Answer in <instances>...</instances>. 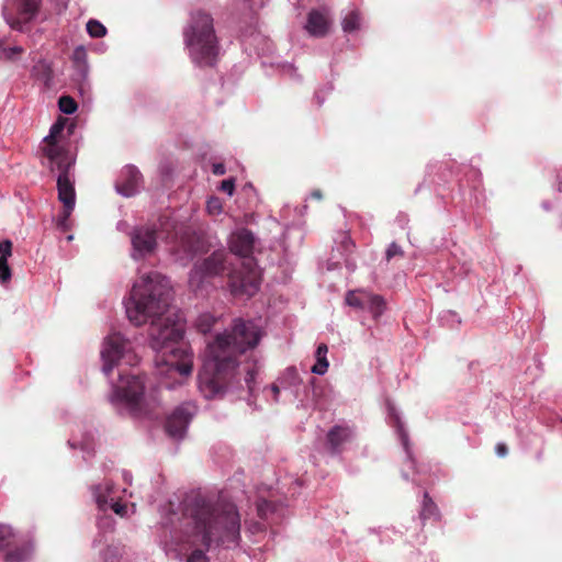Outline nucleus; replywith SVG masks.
Segmentation results:
<instances>
[{"label":"nucleus","instance_id":"20e7f679","mask_svg":"<svg viewBox=\"0 0 562 562\" xmlns=\"http://www.w3.org/2000/svg\"><path fill=\"white\" fill-rule=\"evenodd\" d=\"M255 237L248 229H240L231 236L229 249L235 255L244 257L241 268L228 276V285L234 296H252L260 285V273L252 258Z\"/></svg>","mask_w":562,"mask_h":562},{"label":"nucleus","instance_id":"2eb2a0df","mask_svg":"<svg viewBox=\"0 0 562 562\" xmlns=\"http://www.w3.org/2000/svg\"><path fill=\"white\" fill-rule=\"evenodd\" d=\"M142 181V173L134 166H126L121 176V180L116 183V190L124 196H132L137 192Z\"/></svg>","mask_w":562,"mask_h":562},{"label":"nucleus","instance_id":"473e14b6","mask_svg":"<svg viewBox=\"0 0 562 562\" xmlns=\"http://www.w3.org/2000/svg\"><path fill=\"white\" fill-rule=\"evenodd\" d=\"M187 562H209V558L201 549H195L188 557Z\"/></svg>","mask_w":562,"mask_h":562},{"label":"nucleus","instance_id":"f03ea898","mask_svg":"<svg viewBox=\"0 0 562 562\" xmlns=\"http://www.w3.org/2000/svg\"><path fill=\"white\" fill-rule=\"evenodd\" d=\"M261 331L251 321L237 318L232 329L218 334L206 347V359L199 372V387L206 398L225 392L236 376L238 357L254 349Z\"/></svg>","mask_w":562,"mask_h":562},{"label":"nucleus","instance_id":"ddd939ff","mask_svg":"<svg viewBox=\"0 0 562 562\" xmlns=\"http://www.w3.org/2000/svg\"><path fill=\"white\" fill-rule=\"evenodd\" d=\"M66 119L59 117L50 127L49 134L44 138V155L49 161L70 159L67 151L58 144V139L65 130Z\"/></svg>","mask_w":562,"mask_h":562},{"label":"nucleus","instance_id":"9b49d317","mask_svg":"<svg viewBox=\"0 0 562 562\" xmlns=\"http://www.w3.org/2000/svg\"><path fill=\"white\" fill-rule=\"evenodd\" d=\"M133 258L140 259L151 255L157 248V229L155 226H138L131 233Z\"/></svg>","mask_w":562,"mask_h":562},{"label":"nucleus","instance_id":"4be33fe9","mask_svg":"<svg viewBox=\"0 0 562 562\" xmlns=\"http://www.w3.org/2000/svg\"><path fill=\"white\" fill-rule=\"evenodd\" d=\"M361 16L358 10L350 11L342 20L341 26L344 32L351 33L359 30Z\"/></svg>","mask_w":562,"mask_h":562},{"label":"nucleus","instance_id":"aec40b11","mask_svg":"<svg viewBox=\"0 0 562 562\" xmlns=\"http://www.w3.org/2000/svg\"><path fill=\"white\" fill-rule=\"evenodd\" d=\"M368 293L363 290H357V291H349L346 295V303L349 306L359 308V310H366V304L368 301Z\"/></svg>","mask_w":562,"mask_h":562},{"label":"nucleus","instance_id":"37998d69","mask_svg":"<svg viewBox=\"0 0 562 562\" xmlns=\"http://www.w3.org/2000/svg\"><path fill=\"white\" fill-rule=\"evenodd\" d=\"M41 66H42L43 68H45V70L47 71V79H49V72H50L49 68H48V67L46 66V64H44V63H43V64H41Z\"/></svg>","mask_w":562,"mask_h":562},{"label":"nucleus","instance_id":"4c0bfd02","mask_svg":"<svg viewBox=\"0 0 562 562\" xmlns=\"http://www.w3.org/2000/svg\"><path fill=\"white\" fill-rule=\"evenodd\" d=\"M495 451H496V453H497V456H498V457H502V458H503V457H506V456H507V453H508V448H507V446H506L505 443L499 442V443H497V445H496V447H495Z\"/></svg>","mask_w":562,"mask_h":562},{"label":"nucleus","instance_id":"c9c22d12","mask_svg":"<svg viewBox=\"0 0 562 562\" xmlns=\"http://www.w3.org/2000/svg\"><path fill=\"white\" fill-rule=\"evenodd\" d=\"M221 190L226 192L228 195H233L235 190V181L234 179H225L221 182Z\"/></svg>","mask_w":562,"mask_h":562},{"label":"nucleus","instance_id":"bb28decb","mask_svg":"<svg viewBox=\"0 0 562 562\" xmlns=\"http://www.w3.org/2000/svg\"><path fill=\"white\" fill-rule=\"evenodd\" d=\"M72 211L74 209H68L67 206L63 205V211L57 220V226L63 232H67L70 228L69 217Z\"/></svg>","mask_w":562,"mask_h":562},{"label":"nucleus","instance_id":"e433bc0d","mask_svg":"<svg viewBox=\"0 0 562 562\" xmlns=\"http://www.w3.org/2000/svg\"><path fill=\"white\" fill-rule=\"evenodd\" d=\"M112 509L115 514H117L122 517L125 516L127 513V506L125 504H121L119 502H116L112 505Z\"/></svg>","mask_w":562,"mask_h":562},{"label":"nucleus","instance_id":"9d476101","mask_svg":"<svg viewBox=\"0 0 562 562\" xmlns=\"http://www.w3.org/2000/svg\"><path fill=\"white\" fill-rule=\"evenodd\" d=\"M228 254L224 249L213 251L203 260L198 261L192 270L191 279L200 281L222 274L227 269Z\"/></svg>","mask_w":562,"mask_h":562},{"label":"nucleus","instance_id":"6ab92c4d","mask_svg":"<svg viewBox=\"0 0 562 562\" xmlns=\"http://www.w3.org/2000/svg\"><path fill=\"white\" fill-rule=\"evenodd\" d=\"M385 301L381 295L368 293L366 310L369 311L374 318L382 315L385 310Z\"/></svg>","mask_w":562,"mask_h":562},{"label":"nucleus","instance_id":"58836bf2","mask_svg":"<svg viewBox=\"0 0 562 562\" xmlns=\"http://www.w3.org/2000/svg\"><path fill=\"white\" fill-rule=\"evenodd\" d=\"M212 171L216 176H223L226 172V169L223 164H214Z\"/></svg>","mask_w":562,"mask_h":562},{"label":"nucleus","instance_id":"0eeeda50","mask_svg":"<svg viewBox=\"0 0 562 562\" xmlns=\"http://www.w3.org/2000/svg\"><path fill=\"white\" fill-rule=\"evenodd\" d=\"M130 349V341L120 333H112L105 338L101 350V358L103 360L102 371L106 376L127 356Z\"/></svg>","mask_w":562,"mask_h":562},{"label":"nucleus","instance_id":"1a4fd4ad","mask_svg":"<svg viewBox=\"0 0 562 562\" xmlns=\"http://www.w3.org/2000/svg\"><path fill=\"white\" fill-rule=\"evenodd\" d=\"M71 159L50 161V168L56 167L59 171L57 177L58 200L68 209H74L76 203L75 180L70 175Z\"/></svg>","mask_w":562,"mask_h":562},{"label":"nucleus","instance_id":"f704fd0d","mask_svg":"<svg viewBox=\"0 0 562 562\" xmlns=\"http://www.w3.org/2000/svg\"><path fill=\"white\" fill-rule=\"evenodd\" d=\"M207 210L210 213L212 214H218L221 213L222 211V204H221V201L220 199L217 198H211L209 201H207Z\"/></svg>","mask_w":562,"mask_h":562},{"label":"nucleus","instance_id":"79ce46f5","mask_svg":"<svg viewBox=\"0 0 562 562\" xmlns=\"http://www.w3.org/2000/svg\"><path fill=\"white\" fill-rule=\"evenodd\" d=\"M271 391H272V393H273L274 400L277 401L278 395H279V393H280V389H279L276 384H273V385L271 386Z\"/></svg>","mask_w":562,"mask_h":562},{"label":"nucleus","instance_id":"a211bd4d","mask_svg":"<svg viewBox=\"0 0 562 562\" xmlns=\"http://www.w3.org/2000/svg\"><path fill=\"white\" fill-rule=\"evenodd\" d=\"M327 351H328V348L325 344L318 345V347L316 349V353H315L316 363L312 367L313 373L319 374V375L326 373L328 366H329L328 360L326 358Z\"/></svg>","mask_w":562,"mask_h":562},{"label":"nucleus","instance_id":"7ed1b4c3","mask_svg":"<svg viewBox=\"0 0 562 562\" xmlns=\"http://www.w3.org/2000/svg\"><path fill=\"white\" fill-rule=\"evenodd\" d=\"M184 518L193 536L202 544L212 541H236L239 538L240 519L232 503H213L201 494L189 496L184 502Z\"/></svg>","mask_w":562,"mask_h":562},{"label":"nucleus","instance_id":"39448f33","mask_svg":"<svg viewBox=\"0 0 562 562\" xmlns=\"http://www.w3.org/2000/svg\"><path fill=\"white\" fill-rule=\"evenodd\" d=\"M183 36L194 64L200 67H212L216 64L220 46L210 14L203 11L192 13L190 25Z\"/></svg>","mask_w":562,"mask_h":562},{"label":"nucleus","instance_id":"2f4dec72","mask_svg":"<svg viewBox=\"0 0 562 562\" xmlns=\"http://www.w3.org/2000/svg\"><path fill=\"white\" fill-rule=\"evenodd\" d=\"M395 256L403 257L404 251L402 250L400 245H397L396 243L393 241L389 245V247L386 249L385 259H386V261H390Z\"/></svg>","mask_w":562,"mask_h":562},{"label":"nucleus","instance_id":"72a5a7b5","mask_svg":"<svg viewBox=\"0 0 562 562\" xmlns=\"http://www.w3.org/2000/svg\"><path fill=\"white\" fill-rule=\"evenodd\" d=\"M12 254V243L8 239L0 241V258H8Z\"/></svg>","mask_w":562,"mask_h":562},{"label":"nucleus","instance_id":"dca6fc26","mask_svg":"<svg viewBox=\"0 0 562 562\" xmlns=\"http://www.w3.org/2000/svg\"><path fill=\"white\" fill-rule=\"evenodd\" d=\"M352 438V429L349 426L336 425L327 434V445L331 453H339L344 443Z\"/></svg>","mask_w":562,"mask_h":562},{"label":"nucleus","instance_id":"6e6552de","mask_svg":"<svg viewBox=\"0 0 562 562\" xmlns=\"http://www.w3.org/2000/svg\"><path fill=\"white\" fill-rule=\"evenodd\" d=\"M42 0H9L3 7V15L14 30H22L37 13Z\"/></svg>","mask_w":562,"mask_h":562},{"label":"nucleus","instance_id":"5701e85b","mask_svg":"<svg viewBox=\"0 0 562 562\" xmlns=\"http://www.w3.org/2000/svg\"><path fill=\"white\" fill-rule=\"evenodd\" d=\"M15 531L5 524H0V551L10 547L15 540Z\"/></svg>","mask_w":562,"mask_h":562},{"label":"nucleus","instance_id":"b1692460","mask_svg":"<svg viewBox=\"0 0 562 562\" xmlns=\"http://www.w3.org/2000/svg\"><path fill=\"white\" fill-rule=\"evenodd\" d=\"M87 32L91 37L99 38L106 34V29L101 22L97 20H90L87 23Z\"/></svg>","mask_w":562,"mask_h":562},{"label":"nucleus","instance_id":"f8f14e48","mask_svg":"<svg viewBox=\"0 0 562 562\" xmlns=\"http://www.w3.org/2000/svg\"><path fill=\"white\" fill-rule=\"evenodd\" d=\"M193 414L194 407L190 404L177 407L166 420L165 428L167 434L172 438H182Z\"/></svg>","mask_w":562,"mask_h":562},{"label":"nucleus","instance_id":"f257e3e1","mask_svg":"<svg viewBox=\"0 0 562 562\" xmlns=\"http://www.w3.org/2000/svg\"><path fill=\"white\" fill-rule=\"evenodd\" d=\"M171 299L169 281L150 272L133 285L125 303L126 315L135 326L151 319L148 336L149 346L156 351L157 372L188 376L193 369V356L180 342L184 326L180 317L169 313Z\"/></svg>","mask_w":562,"mask_h":562},{"label":"nucleus","instance_id":"c03bdc74","mask_svg":"<svg viewBox=\"0 0 562 562\" xmlns=\"http://www.w3.org/2000/svg\"><path fill=\"white\" fill-rule=\"evenodd\" d=\"M404 446H405L406 451L408 452V447H407L406 438H404Z\"/></svg>","mask_w":562,"mask_h":562},{"label":"nucleus","instance_id":"393cba45","mask_svg":"<svg viewBox=\"0 0 562 562\" xmlns=\"http://www.w3.org/2000/svg\"><path fill=\"white\" fill-rule=\"evenodd\" d=\"M59 110L65 114H72L77 110L76 101L69 95H63L58 100Z\"/></svg>","mask_w":562,"mask_h":562},{"label":"nucleus","instance_id":"ea45409f","mask_svg":"<svg viewBox=\"0 0 562 562\" xmlns=\"http://www.w3.org/2000/svg\"><path fill=\"white\" fill-rule=\"evenodd\" d=\"M254 379H255V373L252 371H248L245 376V382H246L249 391L252 390L251 383H252Z\"/></svg>","mask_w":562,"mask_h":562},{"label":"nucleus","instance_id":"c756f323","mask_svg":"<svg viewBox=\"0 0 562 562\" xmlns=\"http://www.w3.org/2000/svg\"><path fill=\"white\" fill-rule=\"evenodd\" d=\"M11 279V269L5 258H0V282L7 283Z\"/></svg>","mask_w":562,"mask_h":562},{"label":"nucleus","instance_id":"412c9836","mask_svg":"<svg viewBox=\"0 0 562 562\" xmlns=\"http://www.w3.org/2000/svg\"><path fill=\"white\" fill-rule=\"evenodd\" d=\"M31 557V547L22 546L8 551L4 555L5 562H26Z\"/></svg>","mask_w":562,"mask_h":562},{"label":"nucleus","instance_id":"c85d7f7f","mask_svg":"<svg viewBox=\"0 0 562 562\" xmlns=\"http://www.w3.org/2000/svg\"><path fill=\"white\" fill-rule=\"evenodd\" d=\"M273 509H274V507H273L272 503H270L266 499H262L257 504L258 516L263 520L268 519L269 514L272 513Z\"/></svg>","mask_w":562,"mask_h":562},{"label":"nucleus","instance_id":"4468645a","mask_svg":"<svg viewBox=\"0 0 562 562\" xmlns=\"http://www.w3.org/2000/svg\"><path fill=\"white\" fill-rule=\"evenodd\" d=\"M330 24L326 9H314L307 14L305 30L313 37H324L328 34Z\"/></svg>","mask_w":562,"mask_h":562},{"label":"nucleus","instance_id":"a19ab883","mask_svg":"<svg viewBox=\"0 0 562 562\" xmlns=\"http://www.w3.org/2000/svg\"><path fill=\"white\" fill-rule=\"evenodd\" d=\"M311 196L315 200H321L323 198L322 191L316 189L312 191Z\"/></svg>","mask_w":562,"mask_h":562},{"label":"nucleus","instance_id":"cd10ccee","mask_svg":"<svg viewBox=\"0 0 562 562\" xmlns=\"http://www.w3.org/2000/svg\"><path fill=\"white\" fill-rule=\"evenodd\" d=\"M24 49L21 46L4 47L0 53V57L7 60H15L23 54Z\"/></svg>","mask_w":562,"mask_h":562},{"label":"nucleus","instance_id":"423d86ee","mask_svg":"<svg viewBox=\"0 0 562 562\" xmlns=\"http://www.w3.org/2000/svg\"><path fill=\"white\" fill-rule=\"evenodd\" d=\"M159 385L146 374L120 373V383L115 394L134 414L146 413L151 403L157 401Z\"/></svg>","mask_w":562,"mask_h":562},{"label":"nucleus","instance_id":"7c9ffc66","mask_svg":"<svg viewBox=\"0 0 562 562\" xmlns=\"http://www.w3.org/2000/svg\"><path fill=\"white\" fill-rule=\"evenodd\" d=\"M213 323H214V318L211 315H202L199 318L198 327H199L200 331L205 334L212 328Z\"/></svg>","mask_w":562,"mask_h":562},{"label":"nucleus","instance_id":"a878e982","mask_svg":"<svg viewBox=\"0 0 562 562\" xmlns=\"http://www.w3.org/2000/svg\"><path fill=\"white\" fill-rule=\"evenodd\" d=\"M72 60H74L75 65L78 68H80V69L86 68V66H87V50L85 49V47L79 46V47H77L74 50V53H72Z\"/></svg>","mask_w":562,"mask_h":562},{"label":"nucleus","instance_id":"f3484780","mask_svg":"<svg viewBox=\"0 0 562 562\" xmlns=\"http://www.w3.org/2000/svg\"><path fill=\"white\" fill-rule=\"evenodd\" d=\"M440 518L441 514L437 504L432 501L428 492H425L423 496L422 509L419 512V519L422 520L423 525H425L429 519L440 520Z\"/></svg>","mask_w":562,"mask_h":562}]
</instances>
